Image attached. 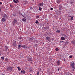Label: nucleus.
I'll list each match as a JSON object with an SVG mask.
<instances>
[{
  "mask_svg": "<svg viewBox=\"0 0 75 75\" xmlns=\"http://www.w3.org/2000/svg\"><path fill=\"white\" fill-rule=\"evenodd\" d=\"M27 3H28V2L27 1H25L24 3L25 4H27Z\"/></svg>",
  "mask_w": 75,
  "mask_h": 75,
  "instance_id": "7c9ffc66",
  "label": "nucleus"
},
{
  "mask_svg": "<svg viewBox=\"0 0 75 75\" xmlns=\"http://www.w3.org/2000/svg\"><path fill=\"white\" fill-rule=\"evenodd\" d=\"M1 6H0V11H1Z\"/></svg>",
  "mask_w": 75,
  "mask_h": 75,
  "instance_id": "58836bf2",
  "label": "nucleus"
},
{
  "mask_svg": "<svg viewBox=\"0 0 75 75\" xmlns=\"http://www.w3.org/2000/svg\"><path fill=\"white\" fill-rule=\"evenodd\" d=\"M29 41H33V38H30L29 39Z\"/></svg>",
  "mask_w": 75,
  "mask_h": 75,
  "instance_id": "aec40b11",
  "label": "nucleus"
},
{
  "mask_svg": "<svg viewBox=\"0 0 75 75\" xmlns=\"http://www.w3.org/2000/svg\"><path fill=\"white\" fill-rule=\"evenodd\" d=\"M56 63L57 65H60V61L59 60L57 61Z\"/></svg>",
  "mask_w": 75,
  "mask_h": 75,
  "instance_id": "9b49d317",
  "label": "nucleus"
},
{
  "mask_svg": "<svg viewBox=\"0 0 75 75\" xmlns=\"http://www.w3.org/2000/svg\"><path fill=\"white\" fill-rule=\"evenodd\" d=\"M13 16H16V14L14 13L13 15Z\"/></svg>",
  "mask_w": 75,
  "mask_h": 75,
  "instance_id": "4c0bfd02",
  "label": "nucleus"
},
{
  "mask_svg": "<svg viewBox=\"0 0 75 75\" xmlns=\"http://www.w3.org/2000/svg\"><path fill=\"white\" fill-rule=\"evenodd\" d=\"M38 23H39V22H38V21L37 20L36 21V22H35V23L36 24H38Z\"/></svg>",
  "mask_w": 75,
  "mask_h": 75,
  "instance_id": "cd10ccee",
  "label": "nucleus"
},
{
  "mask_svg": "<svg viewBox=\"0 0 75 75\" xmlns=\"http://www.w3.org/2000/svg\"><path fill=\"white\" fill-rule=\"evenodd\" d=\"M63 36H64V38H67V35H64Z\"/></svg>",
  "mask_w": 75,
  "mask_h": 75,
  "instance_id": "c85d7f7f",
  "label": "nucleus"
},
{
  "mask_svg": "<svg viewBox=\"0 0 75 75\" xmlns=\"http://www.w3.org/2000/svg\"><path fill=\"white\" fill-rule=\"evenodd\" d=\"M65 38H64L63 37H62L61 38V40H65Z\"/></svg>",
  "mask_w": 75,
  "mask_h": 75,
  "instance_id": "6ab92c4d",
  "label": "nucleus"
},
{
  "mask_svg": "<svg viewBox=\"0 0 75 75\" xmlns=\"http://www.w3.org/2000/svg\"><path fill=\"white\" fill-rule=\"evenodd\" d=\"M59 10H61L62 9V5L61 4H60L59 5Z\"/></svg>",
  "mask_w": 75,
  "mask_h": 75,
  "instance_id": "6e6552de",
  "label": "nucleus"
},
{
  "mask_svg": "<svg viewBox=\"0 0 75 75\" xmlns=\"http://www.w3.org/2000/svg\"><path fill=\"white\" fill-rule=\"evenodd\" d=\"M39 17L40 16H39V15L36 16V18H39Z\"/></svg>",
  "mask_w": 75,
  "mask_h": 75,
  "instance_id": "b1692460",
  "label": "nucleus"
},
{
  "mask_svg": "<svg viewBox=\"0 0 75 75\" xmlns=\"http://www.w3.org/2000/svg\"><path fill=\"white\" fill-rule=\"evenodd\" d=\"M16 43H17V42L16 41L13 40V47H16Z\"/></svg>",
  "mask_w": 75,
  "mask_h": 75,
  "instance_id": "20e7f679",
  "label": "nucleus"
},
{
  "mask_svg": "<svg viewBox=\"0 0 75 75\" xmlns=\"http://www.w3.org/2000/svg\"><path fill=\"white\" fill-rule=\"evenodd\" d=\"M3 75H5L4 74H3Z\"/></svg>",
  "mask_w": 75,
  "mask_h": 75,
  "instance_id": "8fccbe9b",
  "label": "nucleus"
},
{
  "mask_svg": "<svg viewBox=\"0 0 75 75\" xmlns=\"http://www.w3.org/2000/svg\"><path fill=\"white\" fill-rule=\"evenodd\" d=\"M22 21H26V19L25 18H23L22 19Z\"/></svg>",
  "mask_w": 75,
  "mask_h": 75,
  "instance_id": "bb28decb",
  "label": "nucleus"
},
{
  "mask_svg": "<svg viewBox=\"0 0 75 75\" xmlns=\"http://www.w3.org/2000/svg\"><path fill=\"white\" fill-rule=\"evenodd\" d=\"M64 61H66V59L65 58L64 59Z\"/></svg>",
  "mask_w": 75,
  "mask_h": 75,
  "instance_id": "79ce46f5",
  "label": "nucleus"
},
{
  "mask_svg": "<svg viewBox=\"0 0 75 75\" xmlns=\"http://www.w3.org/2000/svg\"><path fill=\"white\" fill-rule=\"evenodd\" d=\"M69 17H70V18H71V16H69Z\"/></svg>",
  "mask_w": 75,
  "mask_h": 75,
  "instance_id": "de8ad7c7",
  "label": "nucleus"
},
{
  "mask_svg": "<svg viewBox=\"0 0 75 75\" xmlns=\"http://www.w3.org/2000/svg\"><path fill=\"white\" fill-rule=\"evenodd\" d=\"M21 47V46L20 45L18 46V49H20V48H21L20 47Z\"/></svg>",
  "mask_w": 75,
  "mask_h": 75,
  "instance_id": "5701e85b",
  "label": "nucleus"
},
{
  "mask_svg": "<svg viewBox=\"0 0 75 75\" xmlns=\"http://www.w3.org/2000/svg\"><path fill=\"white\" fill-rule=\"evenodd\" d=\"M64 42V41H60V42Z\"/></svg>",
  "mask_w": 75,
  "mask_h": 75,
  "instance_id": "a18cd8bd",
  "label": "nucleus"
},
{
  "mask_svg": "<svg viewBox=\"0 0 75 75\" xmlns=\"http://www.w3.org/2000/svg\"><path fill=\"white\" fill-rule=\"evenodd\" d=\"M61 31L59 30H57V32H58V33H59Z\"/></svg>",
  "mask_w": 75,
  "mask_h": 75,
  "instance_id": "c9c22d12",
  "label": "nucleus"
},
{
  "mask_svg": "<svg viewBox=\"0 0 75 75\" xmlns=\"http://www.w3.org/2000/svg\"><path fill=\"white\" fill-rule=\"evenodd\" d=\"M1 59H3V60H4V57H1Z\"/></svg>",
  "mask_w": 75,
  "mask_h": 75,
  "instance_id": "393cba45",
  "label": "nucleus"
},
{
  "mask_svg": "<svg viewBox=\"0 0 75 75\" xmlns=\"http://www.w3.org/2000/svg\"><path fill=\"white\" fill-rule=\"evenodd\" d=\"M39 74H40V71H38L36 75H39Z\"/></svg>",
  "mask_w": 75,
  "mask_h": 75,
  "instance_id": "a878e982",
  "label": "nucleus"
},
{
  "mask_svg": "<svg viewBox=\"0 0 75 75\" xmlns=\"http://www.w3.org/2000/svg\"><path fill=\"white\" fill-rule=\"evenodd\" d=\"M21 47H23V48H24V49H25H25H26L27 50L28 49V48H29L28 46L27 45H22L21 46Z\"/></svg>",
  "mask_w": 75,
  "mask_h": 75,
  "instance_id": "f03ea898",
  "label": "nucleus"
},
{
  "mask_svg": "<svg viewBox=\"0 0 75 75\" xmlns=\"http://www.w3.org/2000/svg\"><path fill=\"white\" fill-rule=\"evenodd\" d=\"M69 57L70 58H72V56L71 55H70L69 56Z\"/></svg>",
  "mask_w": 75,
  "mask_h": 75,
  "instance_id": "e433bc0d",
  "label": "nucleus"
},
{
  "mask_svg": "<svg viewBox=\"0 0 75 75\" xmlns=\"http://www.w3.org/2000/svg\"><path fill=\"white\" fill-rule=\"evenodd\" d=\"M70 66L71 67H72L73 68V69H72V71H74V69H75V63H74V62H70Z\"/></svg>",
  "mask_w": 75,
  "mask_h": 75,
  "instance_id": "f257e3e1",
  "label": "nucleus"
},
{
  "mask_svg": "<svg viewBox=\"0 0 75 75\" xmlns=\"http://www.w3.org/2000/svg\"><path fill=\"white\" fill-rule=\"evenodd\" d=\"M58 71H59V69H57Z\"/></svg>",
  "mask_w": 75,
  "mask_h": 75,
  "instance_id": "37998d69",
  "label": "nucleus"
},
{
  "mask_svg": "<svg viewBox=\"0 0 75 75\" xmlns=\"http://www.w3.org/2000/svg\"><path fill=\"white\" fill-rule=\"evenodd\" d=\"M70 3L71 4H72L74 3V0H71L70 1Z\"/></svg>",
  "mask_w": 75,
  "mask_h": 75,
  "instance_id": "2eb2a0df",
  "label": "nucleus"
},
{
  "mask_svg": "<svg viewBox=\"0 0 75 75\" xmlns=\"http://www.w3.org/2000/svg\"><path fill=\"white\" fill-rule=\"evenodd\" d=\"M55 50H56L57 51H59V49L58 48H57L55 49Z\"/></svg>",
  "mask_w": 75,
  "mask_h": 75,
  "instance_id": "c756f323",
  "label": "nucleus"
},
{
  "mask_svg": "<svg viewBox=\"0 0 75 75\" xmlns=\"http://www.w3.org/2000/svg\"><path fill=\"white\" fill-rule=\"evenodd\" d=\"M50 10H53V8H50Z\"/></svg>",
  "mask_w": 75,
  "mask_h": 75,
  "instance_id": "ea45409f",
  "label": "nucleus"
},
{
  "mask_svg": "<svg viewBox=\"0 0 75 75\" xmlns=\"http://www.w3.org/2000/svg\"><path fill=\"white\" fill-rule=\"evenodd\" d=\"M73 19H74V16H72L71 17V18H70L69 20L71 21H72V20H73Z\"/></svg>",
  "mask_w": 75,
  "mask_h": 75,
  "instance_id": "f3484780",
  "label": "nucleus"
},
{
  "mask_svg": "<svg viewBox=\"0 0 75 75\" xmlns=\"http://www.w3.org/2000/svg\"><path fill=\"white\" fill-rule=\"evenodd\" d=\"M72 44L73 45H74V44H75V41H72Z\"/></svg>",
  "mask_w": 75,
  "mask_h": 75,
  "instance_id": "72a5a7b5",
  "label": "nucleus"
},
{
  "mask_svg": "<svg viewBox=\"0 0 75 75\" xmlns=\"http://www.w3.org/2000/svg\"><path fill=\"white\" fill-rule=\"evenodd\" d=\"M3 17L4 18H6L7 17V15L6 14H4L3 16Z\"/></svg>",
  "mask_w": 75,
  "mask_h": 75,
  "instance_id": "a211bd4d",
  "label": "nucleus"
},
{
  "mask_svg": "<svg viewBox=\"0 0 75 75\" xmlns=\"http://www.w3.org/2000/svg\"><path fill=\"white\" fill-rule=\"evenodd\" d=\"M13 1L15 4L17 3H18V2H19V1L18 0H13Z\"/></svg>",
  "mask_w": 75,
  "mask_h": 75,
  "instance_id": "9d476101",
  "label": "nucleus"
},
{
  "mask_svg": "<svg viewBox=\"0 0 75 75\" xmlns=\"http://www.w3.org/2000/svg\"><path fill=\"white\" fill-rule=\"evenodd\" d=\"M3 4V3L1 2L0 3V4H1H1Z\"/></svg>",
  "mask_w": 75,
  "mask_h": 75,
  "instance_id": "a19ab883",
  "label": "nucleus"
},
{
  "mask_svg": "<svg viewBox=\"0 0 75 75\" xmlns=\"http://www.w3.org/2000/svg\"><path fill=\"white\" fill-rule=\"evenodd\" d=\"M13 22L12 23H13V25H14V24H16V23H17V20L15 19L13 21Z\"/></svg>",
  "mask_w": 75,
  "mask_h": 75,
  "instance_id": "39448f33",
  "label": "nucleus"
},
{
  "mask_svg": "<svg viewBox=\"0 0 75 75\" xmlns=\"http://www.w3.org/2000/svg\"><path fill=\"white\" fill-rule=\"evenodd\" d=\"M32 0V1H34V0Z\"/></svg>",
  "mask_w": 75,
  "mask_h": 75,
  "instance_id": "3c124183",
  "label": "nucleus"
},
{
  "mask_svg": "<svg viewBox=\"0 0 75 75\" xmlns=\"http://www.w3.org/2000/svg\"><path fill=\"white\" fill-rule=\"evenodd\" d=\"M17 68L18 69V71H21V68H20V67H17Z\"/></svg>",
  "mask_w": 75,
  "mask_h": 75,
  "instance_id": "4be33fe9",
  "label": "nucleus"
},
{
  "mask_svg": "<svg viewBox=\"0 0 75 75\" xmlns=\"http://www.w3.org/2000/svg\"><path fill=\"white\" fill-rule=\"evenodd\" d=\"M21 72V73H23V74H25V71L23 70H22Z\"/></svg>",
  "mask_w": 75,
  "mask_h": 75,
  "instance_id": "ddd939ff",
  "label": "nucleus"
},
{
  "mask_svg": "<svg viewBox=\"0 0 75 75\" xmlns=\"http://www.w3.org/2000/svg\"><path fill=\"white\" fill-rule=\"evenodd\" d=\"M44 5V3L43 2H42L41 3H40V6H43V5Z\"/></svg>",
  "mask_w": 75,
  "mask_h": 75,
  "instance_id": "4468645a",
  "label": "nucleus"
},
{
  "mask_svg": "<svg viewBox=\"0 0 75 75\" xmlns=\"http://www.w3.org/2000/svg\"><path fill=\"white\" fill-rule=\"evenodd\" d=\"M30 10H32L33 9V8L32 7L30 8Z\"/></svg>",
  "mask_w": 75,
  "mask_h": 75,
  "instance_id": "c03bdc74",
  "label": "nucleus"
},
{
  "mask_svg": "<svg viewBox=\"0 0 75 75\" xmlns=\"http://www.w3.org/2000/svg\"><path fill=\"white\" fill-rule=\"evenodd\" d=\"M38 70L39 71H41V68L40 67H39Z\"/></svg>",
  "mask_w": 75,
  "mask_h": 75,
  "instance_id": "2f4dec72",
  "label": "nucleus"
},
{
  "mask_svg": "<svg viewBox=\"0 0 75 75\" xmlns=\"http://www.w3.org/2000/svg\"><path fill=\"white\" fill-rule=\"evenodd\" d=\"M5 48H6V50H5L6 51V50H7V49H8V47L7 46H5Z\"/></svg>",
  "mask_w": 75,
  "mask_h": 75,
  "instance_id": "dca6fc26",
  "label": "nucleus"
},
{
  "mask_svg": "<svg viewBox=\"0 0 75 75\" xmlns=\"http://www.w3.org/2000/svg\"><path fill=\"white\" fill-rule=\"evenodd\" d=\"M42 72V71L40 70V72Z\"/></svg>",
  "mask_w": 75,
  "mask_h": 75,
  "instance_id": "09e8293b",
  "label": "nucleus"
},
{
  "mask_svg": "<svg viewBox=\"0 0 75 75\" xmlns=\"http://www.w3.org/2000/svg\"><path fill=\"white\" fill-rule=\"evenodd\" d=\"M18 38L19 40H21V37H18Z\"/></svg>",
  "mask_w": 75,
  "mask_h": 75,
  "instance_id": "473e14b6",
  "label": "nucleus"
},
{
  "mask_svg": "<svg viewBox=\"0 0 75 75\" xmlns=\"http://www.w3.org/2000/svg\"><path fill=\"white\" fill-rule=\"evenodd\" d=\"M10 7H11V4H10Z\"/></svg>",
  "mask_w": 75,
  "mask_h": 75,
  "instance_id": "49530a36",
  "label": "nucleus"
},
{
  "mask_svg": "<svg viewBox=\"0 0 75 75\" xmlns=\"http://www.w3.org/2000/svg\"><path fill=\"white\" fill-rule=\"evenodd\" d=\"M28 60V61H32L33 59H32V57H28L27 59Z\"/></svg>",
  "mask_w": 75,
  "mask_h": 75,
  "instance_id": "423d86ee",
  "label": "nucleus"
},
{
  "mask_svg": "<svg viewBox=\"0 0 75 75\" xmlns=\"http://www.w3.org/2000/svg\"><path fill=\"white\" fill-rule=\"evenodd\" d=\"M46 40H47V41H48L49 42L51 41V38L47 36L46 37Z\"/></svg>",
  "mask_w": 75,
  "mask_h": 75,
  "instance_id": "7ed1b4c3",
  "label": "nucleus"
},
{
  "mask_svg": "<svg viewBox=\"0 0 75 75\" xmlns=\"http://www.w3.org/2000/svg\"><path fill=\"white\" fill-rule=\"evenodd\" d=\"M6 20L4 18H2L1 19V21L2 23H4V21H6Z\"/></svg>",
  "mask_w": 75,
  "mask_h": 75,
  "instance_id": "1a4fd4ad",
  "label": "nucleus"
},
{
  "mask_svg": "<svg viewBox=\"0 0 75 75\" xmlns=\"http://www.w3.org/2000/svg\"><path fill=\"white\" fill-rule=\"evenodd\" d=\"M32 69H31V68H30V71L29 72H32Z\"/></svg>",
  "mask_w": 75,
  "mask_h": 75,
  "instance_id": "f704fd0d",
  "label": "nucleus"
},
{
  "mask_svg": "<svg viewBox=\"0 0 75 75\" xmlns=\"http://www.w3.org/2000/svg\"><path fill=\"white\" fill-rule=\"evenodd\" d=\"M39 9L40 11H41V10H42V8H41V6H39Z\"/></svg>",
  "mask_w": 75,
  "mask_h": 75,
  "instance_id": "412c9836",
  "label": "nucleus"
},
{
  "mask_svg": "<svg viewBox=\"0 0 75 75\" xmlns=\"http://www.w3.org/2000/svg\"><path fill=\"white\" fill-rule=\"evenodd\" d=\"M7 70V71H11V70H13V68L11 67H8Z\"/></svg>",
  "mask_w": 75,
  "mask_h": 75,
  "instance_id": "0eeeda50",
  "label": "nucleus"
},
{
  "mask_svg": "<svg viewBox=\"0 0 75 75\" xmlns=\"http://www.w3.org/2000/svg\"><path fill=\"white\" fill-rule=\"evenodd\" d=\"M56 1L57 3L59 4V3H60V2H61L60 0H56Z\"/></svg>",
  "mask_w": 75,
  "mask_h": 75,
  "instance_id": "f8f14e48",
  "label": "nucleus"
}]
</instances>
